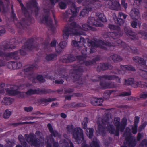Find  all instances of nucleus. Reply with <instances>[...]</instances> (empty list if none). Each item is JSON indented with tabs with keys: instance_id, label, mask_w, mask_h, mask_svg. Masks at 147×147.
<instances>
[{
	"instance_id": "obj_1",
	"label": "nucleus",
	"mask_w": 147,
	"mask_h": 147,
	"mask_svg": "<svg viewBox=\"0 0 147 147\" xmlns=\"http://www.w3.org/2000/svg\"><path fill=\"white\" fill-rule=\"evenodd\" d=\"M71 26L73 27L72 28H65L63 30V37L65 41L61 42L56 48L57 52L58 53L61 52L62 49L67 45V42L66 40L68 37L69 34H72L77 35L84 34L83 32H80L81 28L78 25H76L75 23H73Z\"/></svg>"
},
{
	"instance_id": "obj_2",
	"label": "nucleus",
	"mask_w": 147,
	"mask_h": 147,
	"mask_svg": "<svg viewBox=\"0 0 147 147\" xmlns=\"http://www.w3.org/2000/svg\"><path fill=\"white\" fill-rule=\"evenodd\" d=\"M67 130L72 134L74 139L77 142L80 143L83 140V132L80 128H74L73 126L71 125L67 126Z\"/></svg>"
},
{
	"instance_id": "obj_3",
	"label": "nucleus",
	"mask_w": 147,
	"mask_h": 147,
	"mask_svg": "<svg viewBox=\"0 0 147 147\" xmlns=\"http://www.w3.org/2000/svg\"><path fill=\"white\" fill-rule=\"evenodd\" d=\"M41 134L39 131H37L36 133L35 136L32 134H30V135H26L25 138L27 141L30 144L36 147H44L42 143V138H41L40 140L38 139L36 140H34L35 136L38 137Z\"/></svg>"
},
{
	"instance_id": "obj_4",
	"label": "nucleus",
	"mask_w": 147,
	"mask_h": 147,
	"mask_svg": "<svg viewBox=\"0 0 147 147\" xmlns=\"http://www.w3.org/2000/svg\"><path fill=\"white\" fill-rule=\"evenodd\" d=\"M97 19L99 18L98 20H95L93 18H89L88 23L90 25H94L96 26H102L103 25L102 22L106 21V18L102 13L97 14L96 16Z\"/></svg>"
},
{
	"instance_id": "obj_5",
	"label": "nucleus",
	"mask_w": 147,
	"mask_h": 147,
	"mask_svg": "<svg viewBox=\"0 0 147 147\" xmlns=\"http://www.w3.org/2000/svg\"><path fill=\"white\" fill-rule=\"evenodd\" d=\"M120 119L118 117L115 118L114 119V123L116 126H117V129L118 131L122 132L126 125V119L124 118L123 119L122 124H119Z\"/></svg>"
},
{
	"instance_id": "obj_6",
	"label": "nucleus",
	"mask_w": 147,
	"mask_h": 147,
	"mask_svg": "<svg viewBox=\"0 0 147 147\" xmlns=\"http://www.w3.org/2000/svg\"><path fill=\"white\" fill-rule=\"evenodd\" d=\"M79 11V9L76 8L74 4H73L71 7V9L69 10L66 12L67 18H69V20L71 21L73 18L76 16L77 13Z\"/></svg>"
},
{
	"instance_id": "obj_7",
	"label": "nucleus",
	"mask_w": 147,
	"mask_h": 147,
	"mask_svg": "<svg viewBox=\"0 0 147 147\" xmlns=\"http://www.w3.org/2000/svg\"><path fill=\"white\" fill-rule=\"evenodd\" d=\"M106 6L113 10H119L120 9L119 3L117 1L113 2L111 0H107L106 2Z\"/></svg>"
},
{
	"instance_id": "obj_8",
	"label": "nucleus",
	"mask_w": 147,
	"mask_h": 147,
	"mask_svg": "<svg viewBox=\"0 0 147 147\" xmlns=\"http://www.w3.org/2000/svg\"><path fill=\"white\" fill-rule=\"evenodd\" d=\"M7 93L10 95H16L17 96L22 98L23 97L25 94V93H23L19 92L17 90H12L11 88H8L6 89Z\"/></svg>"
},
{
	"instance_id": "obj_9",
	"label": "nucleus",
	"mask_w": 147,
	"mask_h": 147,
	"mask_svg": "<svg viewBox=\"0 0 147 147\" xmlns=\"http://www.w3.org/2000/svg\"><path fill=\"white\" fill-rule=\"evenodd\" d=\"M101 44H100V45L98 46L95 44L94 43L92 42V46L90 48V50L91 51V52L92 53L93 52V51H92V49L96 47H99L100 48L104 49H108L109 47L111 46V45H110L111 44L109 43L107 44H104L103 43V42H101Z\"/></svg>"
},
{
	"instance_id": "obj_10",
	"label": "nucleus",
	"mask_w": 147,
	"mask_h": 147,
	"mask_svg": "<svg viewBox=\"0 0 147 147\" xmlns=\"http://www.w3.org/2000/svg\"><path fill=\"white\" fill-rule=\"evenodd\" d=\"M115 14L113 15V18L115 20L116 19L117 20V23L119 25H122L123 23V18L125 19L126 18V15L123 14L122 13H119V16H118V18H115Z\"/></svg>"
},
{
	"instance_id": "obj_11",
	"label": "nucleus",
	"mask_w": 147,
	"mask_h": 147,
	"mask_svg": "<svg viewBox=\"0 0 147 147\" xmlns=\"http://www.w3.org/2000/svg\"><path fill=\"white\" fill-rule=\"evenodd\" d=\"M139 13L138 9L136 8H134L132 9L130 13V15L133 19H137L138 18L139 16Z\"/></svg>"
},
{
	"instance_id": "obj_12",
	"label": "nucleus",
	"mask_w": 147,
	"mask_h": 147,
	"mask_svg": "<svg viewBox=\"0 0 147 147\" xmlns=\"http://www.w3.org/2000/svg\"><path fill=\"white\" fill-rule=\"evenodd\" d=\"M103 102V99L101 98H93L91 99V103L93 105H101Z\"/></svg>"
},
{
	"instance_id": "obj_13",
	"label": "nucleus",
	"mask_w": 147,
	"mask_h": 147,
	"mask_svg": "<svg viewBox=\"0 0 147 147\" xmlns=\"http://www.w3.org/2000/svg\"><path fill=\"white\" fill-rule=\"evenodd\" d=\"M66 141H60V144H62L61 146L63 147H68V146L70 145V147H73V145L70 142L69 140L66 138Z\"/></svg>"
},
{
	"instance_id": "obj_14",
	"label": "nucleus",
	"mask_w": 147,
	"mask_h": 147,
	"mask_svg": "<svg viewBox=\"0 0 147 147\" xmlns=\"http://www.w3.org/2000/svg\"><path fill=\"white\" fill-rule=\"evenodd\" d=\"M13 99L5 97L2 101V104L5 105H9L13 102Z\"/></svg>"
},
{
	"instance_id": "obj_15",
	"label": "nucleus",
	"mask_w": 147,
	"mask_h": 147,
	"mask_svg": "<svg viewBox=\"0 0 147 147\" xmlns=\"http://www.w3.org/2000/svg\"><path fill=\"white\" fill-rule=\"evenodd\" d=\"M139 68L140 69H142L143 70L144 69H146V72H144L145 73L144 74L143 76L145 78L147 79V66L145 65V63L143 62V64H140L139 65Z\"/></svg>"
},
{
	"instance_id": "obj_16",
	"label": "nucleus",
	"mask_w": 147,
	"mask_h": 147,
	"mask_svg": "<svg viewBox=\"0 0 147 147\" xmlns=\"http://www.w3.org/2000/svg\"><path fill=\"white\" fill-rule=\"evenodd\" d=\"M48 127L52 135H53L55 137H58L59 138H60L59 135L58 134L56 131H53L52 127L50 124H48Z\"/></svg>"
},
{
	"instance_id": "obj_17",
	"label": "nucleus",
	"mask_w": 147,
	"mask_h": 147,
	"mask_svg": "<svg viewBox=\"0 0 147 147\" xmlns=\"http://www.w3.org/2000/svg\"><path fill=\"white\" fill-rule=\"evenodd\" d=\"M126 33L128 35H129V37L132 39H134L135 38V33L130 30H129L127 28H125V29Z\"/></svg>"
},
{
	"instance_id": "obj_18",
	"label": "nucleus",
	"mask_w": 147,
	"mask_h": 147,
	"mask_svg": "<svg viewBox=\"0 0 147 147\" xmlns=\"http://www.w3.org/2000/svg\"><path fill=\"white\" fill-rule=\"evenodd\" d=\"M40 92V91L39 89L34 90L30 89L28 90L26 94L27 95H30L36 94H39Z\"/></svg>"
},
{
	"instance_id": "obj_19",
	"label": "nucleus",
	"mask_w": 147,
	"mask_h": 147,
	"mask_svg": "<svg viewBox=\"0 0 147 147\" xmlns=\"http://www.w3.org/2000/svg\"><path fill=\"white\" fill-rule=\"evenodd\" d=\"M102 123L103 125H105V122L104 121V120L102 119ZM97 124L98 125V129L97 131L100 134V131L101 132L102 131H103L104 129L103 126L104 127L103 125H101L100 123L99 122H97Z\"/></svg>"
},
{
	"instance_id": "obj_20",
	"label": "nucleus",
	"mask_w": 147,
	"mask_h": 147,
	"mask_svg": "<svg viewBox=\"0 0 147 147\" xmlns=\"http://www.w3.org/2000/svg\"><path fill=\"white\" fill-rule=\"evenodd\" d=\"M111 58L115 62L119 61L122 59L120 56L117 55H112L111 56Z\"/></svg>"
},
{
	"instance_id": "obj_21",
	"label": "nucleus",
	"mask_w": 147,
	"mask_h": 147,
	"mask_svg": "<svg viewBox=\"0 0 147 147\" xmlns=\"http://www.w3.org/2000/svg\"><path fill=\"white\" fill-rule=\"evenodd\" d=\"M91 145L92 147H99V142L96 139L95 140L92 142V143L91 144ZM82 147H88L87 146L84 145Z\"/></svg>"
},
{
	"instance_id": "obj_22",
	"label": "nucleus",
	"mask_w": 147,
	"mask_h": 147,
	"mask_svg": "<svg viewBox=\"0 0 147 147\" xmlns=\"http://www.w3.org/2000/svg\"><path fill=\"white\" fill-rule=\"evenodd\" d=\"M11 112L8 110H6L4 112L3 116L5 119L8 118L11 115Z\"/></svg>"
},
{
	"instance_id": "obj_23",
	"label": "nucleus",
	"mask_w": 147,
	"mask_h": 147,
	"mask_svg": "<svg viewBox=\"0 0 147 147\" xmlns=\"http://www.w3.org/2000/svg\"><path fill=\"white\" fill-rule=\"evenodd\" d=\"M57 55L54 54H51L47 55L46 57V59L47 61L54 59Z\"/></svg>"
},
{
	"instance_id": "obj_24",
	"label": "nucleus",
	"mask_w": 147,
	"mask_h": 147,
	"mask_svg": "<svg viewBox=\"0 0 147 147\" xmlns=\"http://www.w3.org/2000/svg\"><path fill=\"white\" fill-rule=\"evenodd\" d=\"M29 47H27V48L25 47H22V48L20 51V53L22 55H24L26 54V51L28 49H29Z\"/></svg>"
},
{
	"instance_id": "obj_25",
	"label": "nucleus",
	"mask_w": 147,
	"mask_h": 147,
	"mask_svg": "<svg viewBox=\"0 0 147 147\" xmlns=\"http://www.w3.org/2000/svg\"><path fill=\"white\" fill-rule=\"evenodd\" d=\"M82 28L84 30L86 31L88 30H94L92 29L91 26H88L86 24H84L82 25Z\"/></svg>"
},
{
	"instance_id": "obj_26",
	"label": "nucleus",
	"mask_w": 147,
	"mask_h": 147,
	"mask_svg": "<svg viewBox=\"0 0 147 147\" xmlns=\"http://www.w3.org/2000/svg\"><path fill=\"white\" fill-rule=\"evenodd\" d=\"M121 67L124 70H125L126 69L130 70H134V69L133 67H131V66L127 65H122L121 66Z\"/></svg>"
},
{
	"instance_id": "obj_27",
	"label": "nucleus",
	"mask_w": 147,
	"mask_h": 147,
	"mask_svg": "<svg viewBox=\"0 0 147 147\" xmlns=\"http://www.w3.org/2000/svg\"><path fill=\"white\" fill-rule=\"evenodd\" d=\"M42 22L48 24V22L50 23L51 22V18L48 16L44 18V20L42 21Z\"/></svg>"
},
{
	"instance_id": "obj_28",
	"label": "nucleus",
	"mask_w": 147,
	"mask_h": 147,
	"mask_svg": "<svg viewBox=\"0 0 147 147\" xmlns=\"http://www.w3.org/2000/svg\"><path fill=\"white\" fill-rule=\"evenodd\" d=\"M88 121V119L86 118L84 119L83 121L82 122V124L83 129H85L86 128Z\"/></svg>"
},
{
	"instance_id": "obj_29",
	"label": "nucleus",
	"mask_w": 147,
	"mask_h": 147,
	"mask_svg": "<svg viewBox=\"0 0 147 147\" xmlns=\"http://www.w3.org/2000/svg\"><path fill=\"white\" fill-rule=\"evenodd\" d=\"M22 66V64L20 62L18 63H14L13 64V67L14 69H17L21 67Z\"/></svg>"
},
{
	"instance_id": "obj_30",
	"label": "nucleus",
	"mask_w": 147,
	"mask_h": 147,
	"mask_svg": "<svg viewBox=\"0 0 147 147\" xmlns=\"http://www.w3.org/2000/svg\"><path fill=\"white\" fill-rule=\"evenodd\" d=\"M91 10V9L90 8L87 9H84L80 13V16H83L87 14L88 12Z\"/></svg>"
},
{
	"instance_id": "obj_31",
	"label": "nucleus",
	"mask_w": 147,
	"mask_h": 147,
	"mask_svg": "<svg viewBox=\"0 0 147 147\" xmlns=\"http://www.w3.org/2000/svg\"><path fill=\"white\" fill-rule=\"evenodd\" d=\"M133 59L136 62H139L140 63L142 61H144L142 59L139 58L138 57H134L133 58Z\"/></svg>"
},
{
	"instance_id": "obj_32",
	"label": "nucleus",
	"mask_w": 147,
	"mask_h": 147,
	"mask_svg": "<svg viewBox=\"0 0 147 147\" xmlns=\"http://www.w3.org/2000/svg\"><path fill=\"white\" fill-rule=\"evenodd\" d=\"M140 147H147V140H143L140 144Z\"/></svg>"
},
{
	"instance_id": "obj_33",
	"label": "nucleus",
	"mask_w": 147,
	"mask_h": 147,
	"mask_svg": "<svg viewBox=\"0 0 147 147\" xmlns=\"http://www.w3.org/2000/svg\"><path fill=\"white\" fill-rule=\"evenodd\" d=\"M129 147H134L136 145V143L134 141H129L128 142Z\"/></svg>"
},
{
	"instance_id": "obj_34",
	"label": "nucleus",
	"mask_w": 147,
	"mask_h": 147,
	"mask_svg": "<svg viewBox=\"0 0 147 147\" xmlns=\"http://www.w3.org/2000/svg\"><path fill=\"white\" fill-rule=\"evenodd\" d=\"M109 38H110L111 39V37H112V39H114L115 38V36H118L117 34L116 35L113 32H109Z\"/></svg>"
},
{
	"instance_id": "obj_35",
	"label": "nucleus",
	"mask_w": 147,
	"mask_h": 147,
	"mask_svg": "<svg viewBox=\"0 0 147 147\" xmlns=\"http://www.w3.org/2000/svg\"><path fill=\"white\" fill-rule=\"evenodd\" d=\"M89 132V134L87 133L88 136L89 138H91L92 137L93 135V130L92 129H88Z\"/></svg>"
},
{
	"instance_id": "obj_36",
	"label": "nucleus",
	"mask_w": 147,
	"mask_h": 147,
	"mask_svg": "<svg viewBox=\"0 0 147 147\" xmlns=\"http://www.w3.org/2000/svg\"><path fill=\"white\" fill-rule=\"evenodd\" d=\"M134 79L132 78L129 79L128 80H127L125 81V84H128L130 85H132L134 83Z\"/></svg>"
},
{
	"instance_id": "obj_37",
	"label": "nucleus",
	"mask_w": 147,
	"mask_h": 147,
	"mask_svg": "<svg viewBox=\"0 0 147 147\" xmlns=\"http://www.w3.org/2000/svg\"><path fill=\"white\" fill-rule=\"evenodd\" d=\"M108 130L109 132L111 134H114V129L113 128V127L112 126H110L108 127Z\"/></svg>"
},
{
	"instance_id": "obj_38",
	"label": "nucleus",
	"mask_w": 147,
	"mask_h": 147,
	"mask_svg": "<svg viewBox=\"0 0 147 147\" xmlns=\"http://www.w3.org/2000/svg\"><path fill=\"white\" fill-rule=\"evenodd\" d=\"M18 55L17 52L14 53H11L9 54V56L12 58H15Z\"/></svg>"
},
{
	"instance_id": "obj_39",
	"label": "nucleus",
	"mask_w": 147,
	"mask_h": 147,
	"mask_svg": "<svg viewBox=\"0 0 147 147\" xmlns=\"http://www.w3.org/2000/svg\"><path fill=\"white\" fill-rule=\"evenodd\" d=\"M32 68L31 67H28L25 68V69L24 70L23 72H24V73H26L32 70Z\"/></svg>"
},
{
	"instance_id": "obj_40",
	"label": "nucleus",
	"mask_w": 147,
	"mask_h": 147,
	"mask_svg": "<svg viewBox=\"0 0 147 147\" xmlns=\"http://www.w3.org/2000/svg\"><path fill=\"white\" fill-rule=\"evenodd\" d=\"M18 138L19 140L22 142V144L24 146H26V145L24 144V143L22 142L24 140L23 137L22 135H20L19 136Z\"/></svg>"
},
{
	"instance_id": "obj_41",
	"label": "nucleus",
	"mask_w": 147,
	"mask_h": 147,
	"mask_svg": "<svg viewBox=\"0 0 147 147\" xmlns=\"http://www.w3.org/2000/svg\"><path fill=\"white\" fill-rule=\"evenodd\" d=\"M125 0H122L121 1V4L122 6L125 9H126L127 7V3H125Z\"/></svg>"
},
{
	"instance_id": "obj_42",
	"label": "nucleus",
	"mask_w": 147,
	"mask_h": 147,
	"mask_svg": "<svg viewBox=\"0 0 147 147\" xmlns=\"http://www.w3.org/2000/svg\"><path fill=\"white\" fill-rule=\"evenodd\" d=\"M102 86V87L104 88H111V86L109 85H106V84L105 83L102 84L101 83L100 84Z\"/></svg>"
},
{
	"instance_id": "obj_43",
	"label": "nucleus",
	"mask_w": 147,
	"mask_h": 147,
	"mask_svg": "<svg viewBox=\"0 0 147 147\" xmlns=\"http://www.w3.org/2000/svg\"><path fill=\"white\" fill-rule=\"evenodd\" d=\"M60 8L61 9H64L66 7V4L63 3H61L59 4Z\"/></svg>"
},
{
	"instance_id": "obj_44",
	"label": "nucleus",
	"mask_w": 147,
	"mask_h": 147,
	"mask_svg": "<svg viewBox=\"0 0 147 147\" xmlns=\"http://www.w3.org/2000/svg\"><path fill=\"white\" fill-rule=\"evenodd\" d=\"M71 58L72 59H70L69 58L68 59H67L66 60L65 59H64L63 60H62V61L63 62H72L74 60V58H73V57H71Z\"/></svg>"
},
{
	"instance_id": "obj_45",
	"label": "nucleus",
	"mask_w": 147,
	"mask_h": 147,
	"mask_svg": "<svg viewBox=\"0 0 147 147\" xmlns=\"http://www.w3.org/2000/svg\"><path fill=\"white\" fill-rule=\"evenodd\" d=\"M25 111L28 112L31 111L33 109L31 107H25L24 108Z\"/></svg>"
},
{
	"instance_id": "obj_46",
	"label": "nucleus",
	"mask_w": 147,
	"mask_h": 147,
	"mask_svg": "<svg viewBox=\"0 0 147 147\" xmlns=\"http://www.w3.org/2000/svg\"><path fill=\"white\" fill-rule=\"evenodd\" d=\"M115 78L116 79V80H119V78L117 77L114 76H110L109 77L108 79L109 80H111L113 79H114Z\"/></svg>"
},
{
	"instance_id": "obj_47",
	"label": "nucleus",
	"mask_w": 147,
	"mask_h": 147,
	"mask_svg": "<svg viewBox=\"0 0 147 147\" xmlns=\"http://www.w3.org/2000/svg\"><path fill=\"white\" fill-rule=\"evenodd\" d=\"M37 79L39 80V81H41V82H44V81L43 80V77L42 76H38L37 77Z\"/></svg>"
},
{
	"instance_id": "obj_48",
	"label": "nucleus",
	"mask_w": 147,
	"mask_h": 147,
	"mask_svg": "<svg viewBox=\"0 0 147 147\" xmlns=\"http://www.w3.org/2000/svg\"><path fill=\"white\" fill-rule=\"evenodd\" d=\"M79 43H80V42H77L74 40H73L72 41V45L74 46H78V45H79Z\"/></svg>"
},
{
	"instance_id": "obj_49",
	"label": "nucleus",
	"mask_w": 147,
	"mask_h": 147,
	"mask_svg": "<svg viewBox=\"0 0 147 147\" xmlns=\"http://www.w3.org/2000/svg\"><path fill=\"white\" fill-rule=\"evenodd\" d=\"M147 97V92L143 93L141 95V97L142 98H146Z\"/></svg>"
},
{
	"instance_id": "obj_50",
	"label": "nucleus",
	"mask_w": 147,
	"mask_h": 147,
	"mask_svg": "<svg viewBox=\"0 0 147 147\" xmlns=\"http://www.w3.org/2000/svg\"><path fill=\"white\" fill-rule=\"evenodd\" d=\"M137 126L136 125L132 128V132L134 134L137 133Z\"/></svg>"
},
{
	"instance_id": "obj_51",
	"label": "nucleus",
	"mask_w": 147,
	"mask_h": 147,
	"mask_svg": "<svg viewBox=\"0 0 147 147\" xmlns=\"http://www.w3.org/2000/svg\"><path fill=\"white\" fill-rule=\"evenodd\" d=\"M109 28L111 30H114L117 28L113 25H111L109 26Z\"/></svg>"
},
{
	"instance_id": "obj_52",
	"label": "nucleus",
	"mask_w": 147,
	"mask_h": 147,
	"mask_svg": "<svg viewBox=\"0 0 147 147\" xmlns=\"http://www.w3.org/2000/svg\"><path fill=\"white\" fill-rule=\"evenodd\" d=\"M131 25L133 27L135 28L136 27V26L137 25V22H136L134 21L131 24Z\"/></svg>"
},
{
	"instance_id": "obj_53",
	"label": "nucleus",
	"mask_w": 147,
	"mask_h": 147,
	"mask_svg": "<svg viewBox=\"0 0 147 147\" xmlns=\"http://www.w3.org/2000/svg\"><path fill=\"white\" fill-rule=\"evenodd\" d=\"M56 44V42L55 40L53 41L51 44V46L52 47L54 46Z\"/></svg>"
},
{
	"instance_id": "obj_54",
	"label": "nucleus",
	"mask_w": 147,
	"mask_h": 147,
	"mask_svg": "<svg viewBox=\"0 0 147 147\" xmlns=\"http://www.w3.org/2000/svg\"><path fill=\"white\" fill-rule=\"evenodd\" d=\"M101 69L102 70H105L106 69L107 67H106V66L105 65H100Z\"/></svg>"
},
{
	"instance_id": "obj_55",
	"label": "nucleus",
	"mask_w": 147,
	"mask_h": 147,
	"mask_svg": "<svg viewBox=\"0 0 147 147\" xmlns=\"http://www.w3.org/2000/svg\"><path fill=\"white\" fill-rule=\"evenodd\" d=\"M139 120V117L138 116L136 117L135 119V124L138 123Z\"/></svg>"
},
{
	"instance_id": "obj_56",
	"label": "nucleus",
	"mask_w": 147,
	"mask_h": 147,
	"mask_svg": "<svg viewBox=\"0 0 147 147\" xmlns=\"http://www.w3.org/2000/svg\"><path fill=\"white\" fill-rule=\"evenodd\" d=\"M5 30H2L0 31V36L2 35L3 34L5 33Z\"/></svg>"
},
{
	"instance_id": "obj_57",
	"label": "nucleus",
	"mask_w": 147,
	"mask_h": 147,
	"mask_svg": "<svg viewBox=\"0 0 147 147\" xmlns=\"http://www.w3.org/2000/svg\"><path fill=\"white\" fill-rule=\"evenodd\" d=\"M86 49H85L82 51V54L83 55H84L86 54Z\"/></svg>"
},
{
	"instance_id": "obj_58",
	"label": "nucleus",
	"mask_w": 147,
	"mask_h": 147,
	"mask_svg": "<svg viewBox=\"0 0 147 147\" xmlns=\"http://www.w3.org/2000/svg\"><path fill=\"white\" fill-rule=\"evenodd\" d=\"M61 116L63 118H65L66 117V115L65 114L62 113L61 114Z\"/></svg>"
},
{
	"instance_id": "obj_59",
	"label": "nucleus",
	"mask_w": 147,
	"mask_h": 147,
	"mask_svg": "<svg viewBox=\"0 0 147 147\" xmlns=\"http://www.w3.org/2000/svg\"><path fill=\"white\" fill-rule=\"evenodd\" d=\"M63 82L62 81H58V80H55V83H56L61 84L63 83Z\"/></svg>"
},
{
	"instance_id": "obj_60",
	"label": "nucleus",
	"mask_w": 147,
	"mask_h": 147,
	"mask_svg": "<svg viewBox=\"0 0 147 147\" xmlns=\"http://www.w3.org/2000/svg\"><path fill=\"white\" fill-rule=\"evenodd\" d=\"M73 91L72 90L68 89L66 90L65 91L66 92H70Z\"/></svg>"
},
{
	"instance_id": "obj_61",
	"label": "nucleus",
	"mask_w": 147,
	"mask_h": 147,
	"mask_svg": "<svg viewBox=\"0 0 147 147\" xmlns=\"http://www.w3.org/2000/svg\"><path fill=\"white\" fill-rule=\"evenodd\" d=\"M84 63L86 65H88L91 64V63L89 61H87L86 62Z\"/></svg>"
},
{
	"instance_id": "obj_62",
	"label": "nucleus",
	"mask_w": 147,
	"mask_h": 147,
	"mask_svg": "<svg viewBox=\"0 0 147 147\" xmlns=\"http://www.w3.org/2000/svg\"><path fill=\"white\" fill-rule=\"evenodd\" d=\"M130 94V93H127V92H124L123 94V95L124 96H127L129 95Z\"/></svg>"
},
{
	"instance_id": "obj_63",
	"label": "nucleus",
	"mask_w": 147,
	"mask_h": 147,
	"mask_svg": "<svg viewBox=\"0 0 147 147\" xmlns=\"http://www.w3.org/2000/svg\"><path fill=\"white\" fill-rule=\"evenodd\" d=\"M46 100L47 101H48V102H50V101H53L52 99H50V98L48 99L47 100Z\"/></svg>"
},
{
	"instance_id": "obj_64",
	"label": "nucleus",
	"mask_w": 147,
	"mask_h": 147,
	"mask_svg": "<svg viewBox=\"0 0 147 147\" xmlns=\"http://www.w3.org/2000/svg\"><path fill=\"white\" fill-rule=\"evenodd\" d=\"M76 71H79V72L81 71H82L81 68L80 69L79 68V69H77L76 70Z\"/></svg>"
}]
</instances>
